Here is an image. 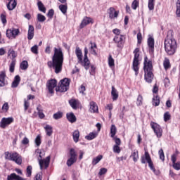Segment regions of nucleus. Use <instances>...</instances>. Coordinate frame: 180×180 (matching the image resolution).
<instances>
[{"label": "nucleus", "instance_id": "nucleus-53", "mask_svg": "<svg viewBox=\"0 0 180 180\" xmlns=\"http://www.w3.org/2000/svg\"><path fill=\"white\" fill-rule=\"evenodd\" d=\"M4 155H5V159L6 160H8L9 161H11V160H12V153H11L9 152H5Z\"/></svg>", "mask_w": 180, "mask_h": 180}, {"label": "nucleus", "instance_id": "nucleus-35", "mask_svg": "<svg viewBox=\"0 0 180 180\" xmlns=\"http://www.w3.org/2000/svg\"><path fill=\"white\" fill-rule=\"evenodd\" d=\"M38 9L40 11V12H43V13H46V7H44V5L41 1H38Z\"/></svg>", "mask_w": 180, "mask_h": 180}, {"label": "nucleus", "instance_id": "nucleus-37", "mask_svg": "<svg viewBox=\"0 0 180 180\" xmlns=\"http://www.w3.org/2000/svg\"><path fill=\"white\" fill-rule=\"evenodd\" d=\"M15 65H16V60H13L9 65V71L10 72H15Z\"/></svg>", "mask_w": 180, "mask_h": 180}, {"label": "nucleus", "instance_id": "nucleus-10", "mask_svg": "<svg viewBox=\"0 0 180 180\" xmlns=\"http://www.w3.org/2000/svg\"><path fill=\"white\" fill-rule=\"evenodd\" d=\"M13 117H4L0 122V127L1 129H6V126H9L11 123H13Z\"/></svg>", "mask_w": 180, "mask_h": 180}, {"label": "nucleus", "instance_id": "nucleus-27", "mask_svg": "<svg viewBox=\"0 0 180 180\" xmlns=\"http://www.w3.org/2000/svg\"><path fill=\"white\" fill-rule=\"evenodd\" d=\"M8 56L11 58L12 61H13V60H15V58L18 57V53H16V52L13 49H10L8 52Z\"/></svg>", "mask_w": 180, "mask_h": 180}, {"label": "nucleus", "instance_id": "nucleus-45", "mask_svg": "<svg viewBox=\"0 0 180 180\" xmlns=\"http://www.w3.org/2000/svg\"><path fill=\"white\" fill-rule=\"evenodd\" d=\"M34 143H35L37 147H40V144H41V136H40V135H38L36 137Z\"/></svg>", "mask_w": 180, "mask_h": 180}, {"label": "nucleus", "instance_id": "nucleus-48", "mask_svg": "<svg viewBox=\"0 0 180 180\" xmlns=\"http://www.w3.org/2000/svg\"><path fill=\"white\" fill-rule=\"evenodd\" d=\"M59 9L62 12V13H63L64 15H65V13H67V9H68L67 6L63 5V4L60 5Z\"/></svg>", "mask_w": 180, "mask_h": 180}, {"label": "nucleus", "instance_id": "nucleus-54", "mask_svg": "<svg viewBox=\"0 0 180 180\" xmlns=\"http://www.w3.org/2000/svg\"><path fill=\"white\" fill-rule=\"evenodd\" d=\"M159 155L160 160H162V161L165 160V155H164V150L162 149H160L159 150Z\"/></svg>", "mask_w": 180, "mask_h": 180}, {"label": "nucleus", "instance_id": "nucleus-32", "mask_svg": "<svg viewBox=\"0 0 180 180\" xmlns=\"http://www.w3.org/2000/svg\"><path fill=\"white\" fill-rule=\"evenodd\" d=\"M147 155L148 157H150V154L148 152L145 151L144 155L141 156V161L142 164H146V162H148V159L147 158Z\"/></svg>", "mask_w": 180, "mask_h": 180}, {"label": "nucleus", "instance_id": "nucleus-22", "mask_svg": "<svg viewBox=\"0 0 180 180\" xmlns=\"http://www.w3.org/2000/svg\"><path fill=\"white\" fill-rule=\"evenodd\" d=\"M89 110L91 113H96L98 112V105H96V103L94 101L90 102Z\"/></svg>", "mask_w": 180, "mask_h": 180}, {"label": "nucleus", "instance_id": "nucleus-44", "mask_svg": "<svg viewBox=\"0 0 180 180\" xmlns=\"http://www.w3.org/2000/svg\"><path fill=\"white\" fill-rule=\"evenodd\" d=\"M114 41H115L116 43H122V41H123V36L122 35H116L114 37Z\"/></svg>", "mask_w": 180, "mask_h": 180}, {"label": "nucleus", "instance_id": "nucleus-7", "mask_svg": "<svg viewBox=\"0 0 180 180\" xmlns=\"http://www.w3.org/2000/svg\"><path fill=\"white\" fill-rule=\"evenodd\" d=\"M70 88V79L65 78L60 80L59 85L56 87V92H67Z\"/></svg>", "mask_w": 180, "mask_h": 180}, {"label": "nucleus", "instance_id": "nucleus-62", "mask_svg": "<svg viewBox=\"0 0 180 180\" xmlns=\"http://www.w3.org/2000/svg\"><path fill=\"white\" fill-rule=\"evenodd\" d=\"M47 16L51 19L53 16H54V10L53 9L49 10L47 13Z\"/></svg>", "mask_w": 180, "mask_h": 180}, {"label": "nucleus", "instance_id": "nucleus-40", "mask_svg": "<svg viewBox=\"0 0 180 180\" xmlns=\"http://www.w3.org/2000/svg\"><path fill=\"white\" fill-rule=\"evenodd\" d=\"M69 103L70 106L72 108V109H77V106L78 105V101L72 99L69 101Z\"/></svg>", "mask_w": 180, "mask_h": 180}, {"label": "nucleus", "instance_id": "nucleus-43", "mask_svg": "<svg viewBox=\"0 0 180 180\" xmlns=\"http://www.w3.org/2000/svg\"><path fill=\"white\" fill-rule=\"evenodd\" d=\"M20 67L21 70H27V67H29V63H27V61L24 60L20 63Z\"/></svg>", "mask_w": 180, "mask_h": 180}, {"label": "nucleus", "instance_id": "nucleus-21", "mask_svg": "<svg viewBox=\"0 0 180 180\" xmlns=\"http://www.w3.org/2000/svg\"><path fill=\"white\" fill-rule=\"evenodd\" d=\"M131 158H132L133 161L134 162H137V161H139V150H137L136 149L134 150L131 153Z\"/></svg>", "mask_w": 180, "mask_h": 180}, {"label": "nucleus", "instance_id": "nucleus-17", "mask_svg": "<svg viewBox=\"0 0 180 180\" xmlns=\"http://www.w3.org/2000/svg\"><path fill=\"white\" fill-rule=\"evenodd\" d=\"M34 37V27L33 25H29L27 39L28 40H32Z\"/></svg>", "mask_w": 180, "mask_h": 180}, {"label": "nucleus", "instance_id": "nucleus-64", "mask_svg": "<svg viewBox=\"0 0 180 180\" xmlns=\"http://www.w3.org/2000/svg\"><path fill=\"white\" fill-rule=\"evenodd\" d=\"M143 39L141 36V32H139L137 34V40H138V44H140L141 43V39Z\"/></svg>", "mask_w": 180, "mask_h": 180}, {"label": "nucleus", "instance_id": "nucleus-38", "mask_svg": "<svg viewBox=\"0 0 180 180\" xmlns=\"http://www.w3.org/2000/svg\"><path fill=\"white\" fill-rule=\"evenodd\" d=\"M97 136L98 134H96V133L91 132L89 135L85 136V139L86 140H94V139H95Z\"/></svg>", "mask_w": 180, "mask_h": 180}, {"label": "nucleus", "instance_id": "nucleus-2", "mask_svg": "<svg viewBox=\"0 0 180 180\" xmlns=\"http://www.w3.org/2000/svg\"><path fill=\"white\" fill-rule=\"evenodd\" d=\"M75 54L77 57V63L84 67L85 70H89V64H91V62L89 61V59H88V48H84V58L83 60L82 51L78 46L76 47Z\"/></svg>", "mask_w": 180, "mask_h": 180}, {"label": "nucleus", "instance_id": "nucleus-19", "mask_svg": "<svg viewBox=\"0 0 180 180\" xmlns=\"http://www.w3.org/2000/svg\"><path fill=\"white\" fill-rule=\"evenodd\" d=\"M7 180H26V179L17 175L15 173H13L7 176Z\"/></svg>", "mask_w": 180, "mask_h": 180}, {"label": "nucleus", "instance_id": "nucleus-9", "mask_svg": "<svg viewBox=\"0 0 180 180\" xmlns=\"http://www.w3.org/2000/svg\"><path fill=\"white\" fill-rule=\"evenodd\" d=\"M70 158L67 161L68 167H71L74 163L77 162V153L74 148H71L70 150Z\"/></svg>", "mask_w": 180, "mask_h": 180}, {"label": "nucleus", "instance_id": "nucleus-1", "mask_svg": "<svg viewBox=\"0 0 180 180\" xmlns=\"http://www.w3.org/2000/svg\"><path fill=\"white\" fill-rule=\"evenodd\" d=\"M64 63V53L61 48H54V53L52 56V61L48 62V67L53 68L56 74H60L63 70V63Z\"/></svg>", "mask_w": 180, "mask_h": 180}, {"label": "nucleus", "instance_id": "nucleus-6", "mask_svg": "<svg viewBox=\"0 0 180 180\" xmlns=\"http://www.w3.org/2000/svg\"><path fill=\"white\" fill-rule=\"evenodd\" d=\"M36 154H39L38 161L40 167V169H43V167L45 168H49V165L50 164V156H47L45 159L42 160L41 157V151L39 149L36 150Z\"/></svg>", "mask_w": 180, "mask_h": 180}, {"label": "nucleus", "instance_id": "nucleus-5", "mask_svg": "<svg viewBox=\"0 0 180 180\" xmlns=\"http://www.w3.org/2000/svg\"><path fill=\"white\" fill-rule=\"evenodd\" d=\"M134 60L132 63V68L135 71V75L139 74V65H140V61H141V58H140V49L136 48L134 51Z\"/></svg>", "mask_w": 180, "mask_h": 180}, {"label": "nucleus", "instance_id": "nucleus-26", "mask_svg": "<svg viewBox=\"0 0 180 180\" xmlns=\"http://www.w3.org/2000/svg\"><path fill=\"white\" fill-rule=\"evenodd\" d=\"M72 137L75 143H78L79 141V131L75 130L72 132Z\"/></svg>", "mask_w": 180, "mask_h": 180}, {"label": "nucleus", "instance_id": "nucleus-56", "mask_svg": "<svg viewBox=\"0 0 180 180\" xmlns=\"http://www.w3.org/2000/svg\"><path fill=\"white\" fill-rule=\"evenodd\" d=\"M171 119V115H169V112H167L164 114V120L165 122H168Z\"/></svg>", "mask_w": 180, "mask_h": 180}, {"label": "nucleus", "instance_id": "nucleus-8", "mask_svg": "<svg viewBox=\"0 0 180 180\" xmlns=\"http://www.w3.org/2000/svg\"><path fill=\"white\" fill-rule=\"evenodd\" d=\"M150 127L153 129L154 133L156 134L157 137L160 139L162 136V128H161V126L160 124L151 122H150Z\"/></svg>", "mask_w": 180, "mask_h": 180}, {"label": "nucleus", "instance_id": "nucleus-59", "mask_svg": "<svg viewBox=\"0 0 180 180\" xmlns=\"http://www.w3.org/2000/svg\"><path fill=\"white\" fill-rule=\"evenodd\" d=\"M37 110H38V115L40 119H44V113H43V111H41L39 107L37 108Z\"/></svg>", "mask_w": 180, "mask_h": 180}, {"label": "nucleus", "instance_id": "nucleus-55", "mask_svg": "<svg viewBox=\"0 0 180 180\" xmlns=\"http://www.w3.org/2000/svg\"><path fill=\"white\" fill-rule=\"evenodd\" d=\"M136 105H138V106L143 105V96H141V95L138 96Z\"/></svg>", "mask_w": 180, "mask_h": 180}, {"label": "nucleus", "instance_id": "nucleus-46", "mask_svg": "<svg viewBox=\"0 0 180 180\" xmlns=\"http://www.w3.org/2000/svg\"><path fill=\"white\" fill-rule=\"evenodd\" d=\"M37 19L38 22H43L46 20V16H44L40 13H38L37 15Z\"/></svg>", "mask_w": 180, "mask_h": 180}, {"label": "nucleus", "instance_id": "nucleus-14", "mask_svg": "<svg viewBox=\"0 0 180 180\" xmlns=\"http://www.w3.org/2000/svg\"><path fill=\"white\" fill-rule=\"evenodd\" d=\"M89 23H94V20L90 17H84L79 25L80 29H84Z\"/></svg>", "mask_w": 180, "mask_h": 180}, {"label": "nucleus", "instance_id": "nucleus-39", "mask_svg": "<svg viewBox=\"0 0 180 180\" xmlns=\"http://www.w3.org/2000/svg\"><path fill=\"white\" fill-rule=\"evenodd\" d=\"M61 117H63V112L61 111H58L53 115V118L55 119V120H58V119H61Z\"/></svg>", "mask_w": 180, "mask_h": 180}, {"label": "nucleus", "instance_id": "nucleus-30", "mask_svg": "<svg viewBox=\"0 0 180 180\" xmlns=\"http://www.w3.org/2000/svg\"><path fill=\"white\" fill-rule=\"evenodd\" d=\"M146 158H148V164L149 167L153 172H155V168H154V165L153 164V161L151 160V157H148V155L146 153Z\"/></svg>", "mask_w": 180, "mask_h": 180}, {"label": "nucleus", "instance_id": "nucleus-36", "mask_svg": "<svg viewBox=\"0 0 180 180\" xmlns=\"http://www.w3.org/2000/svg\"><path fill=\"white\" fill-rule=\"evenodd\" d=\"M152 103L153 106H158L160 105V97H158V96H154L153 98Z\"/></svg>", "mask_w": 180, "mask_h": 180}, {"label": "nucleus", "instance_id": "nucleus-33", "mask_svg": "<svg viewBox=\"0 0 180 180\" xmlns=\"http://www.w3.org/2000/svg\"><path fill=\"white\" fill-rule=\"evenodd\" d=\"M163 65L165 70H168L169 68H171V63H169V59L165 58L164 61H163Z\"/></svg>", "mask_w": 180, "mask_h": 180}, {"label": "nucleus", "instance_id": "nucleus-60", "mask_svg": "<svg viewBox=\"0 0 180 180\" xmlns=\"http://www.w3.org/2000/svg\"><path fill=\"white\" fill-rule=\"evenodd\" d=\"M1 20L3 23V25H6V15L5 14H1Z\"/></svg>", "mask_w": 180, "mask_h": 180}, {"label": "nucleus", "instance_id": "nucleus-63", "mask_svg": "<svg viewBox=\"0 0 180 180\" xmlns=\"http://www.w3.org/2000/svg\"><path fill=\"white\" fill-rule=\"evenodd\" d=\"M27 176H30L32 175V166H28L27 167Z\"/></svg>", "mask_w": 180, "mask_h": 180}, {"label": "nucleus", "instance_id": "nucleus-11", "mask_svg": "<svg viewBox=\"0 0 180 180\" xmlns=\"http://www.w3.org/2000/svg\"><path fill=\"white\" fill-rule=\"evenodd\" d=\"M19 29L11 28L6 30V37L8 39H15L19 34Z\"/></svg>", "mask_w": 180, "mask_h": 180}, {"label": "nucleus", "instance_id": "nucleus-4", "mask_svg": "<svg viewBox=\"0 0 180 180\" xmlns=\"http://www.w3.org/2000/svg\"><path fill=\"white\" fill-rule=\"evenodd\" d=\"M178 46L176 41L174 38H167L165 40V49L169 56H173L176 51Z\"/></svg>", "mask_w": 180, "mask_h": 180}, {"label": "nucleus", "instance_id": "nucleus-50", "mask_svg": "<svg viewBox=\"0 0 180 180\" xmlns=\"http://www.w3.org/2000/svg\"><path fill=\"white\" fill-rule=\"evenodd\" d=\"M112 150L116 154H120V152L122 151L120 147L117 145H114Z\"/></svg>", "mask_w": 180, "mask_h": 180}, {"label": "nucleus", "instance_id": "nucleus-3", "mask_svg": "<svg viewBox=\"0 0 180 180\" xmlns=\"http://www.w3.org/2000/svg\"><path fill=\"white\" fill-rule=\"evenodd\" d=\"M143 70L145 72V80L148 84L153 82L154 75H153V63L148 60V58L145 57L143 62Z\"/></svg>", "mask_w": 180, "mask_h": 180}, {"label": "nucleus", "instance_id": "nucleus-24", "mask_svg": "<svg viewBox=\"0 0 180 180\" xmlns=\"http://www.w3.org/2000/svg\"><path fill=\"white\" fill-rule=\"evenodd\" d=\"M20 82V77L19 75H16L14 78V80L11 84L12 88H18Z\"/></svg>", "mask_w": 180, "mask_h": 180}, {"label": "nucleus", "instance_id": "nucleus-49", "mask_svg": "<svg viewBox=\"0 0 180 180\" xmlns=\"http://www.w3.org/2000/svg\"><path fill=\"white\" fill-rule=\"evenodd\" d=\"M108 65L109 67H113L115 65V60L112 58V55L108 57Z\"/></svg>", "mask_w": 180, "mask_h": 180}, {"label": "nucleus", "instance_id": "nucleus-25", "mask_svg": "<svg viewBox=\"0 0 180 180\" xmlns=\"http://www.w3.org/2000/svg\"><path fill=\"white\" fill-rule=\"evenodd\" d=\"M91 46H90V53L91 54H93V56H96L98 53H96V44L94 42L91 41L90 42Z\"/></svg>", "mask_w": 180, "mask_h": 180}, {"label": "nucleus", "instance_id": "nucleus-61", "mask_svg": "<svg viewBox=\"0 0 180 180\" xmlns=\"http://www.w3.org/2000/svg\"><path fill=\"white\" fill-rule=\"evenodd\" d=\"M29 106H30V103L26 100H24V110H27V109H29Z\"/></svg>", "mask_w": 180, "mask_h": 180}, {"label": "nucleus", "instance_id": "nucleus-16", "mask_svg": "<svg viewBox=\"0 0 180 180\" xmlns=\"http://www.w3.org/2000/svg\"><path fill=\"white\" fill-rule=\"evenodd\" d=\"M6 78V72L5 71L0 72V87L8 85V82L5 80Z\"/></svg>", "mask_w": 180, "mask_h": 180}, {"label": "nucleus", "instance_id": "nucleus-28", "mask_svg": "<svg viewBox=\"0 0 180 180\" xmlns=\"http://www.w3.org/2000/svg\"><path fill=\"white\" fill-rule=\"evenodd\" d=\"M17 4H18L16 3V1H13L12 2L9 1L7 4V8L8 9V11H13V9L16 8Z\"/></svg>", "mask_w": 180, "mask_h": 180}, {"label": "nucleus", "instance_id": "nucleus-29", "mask_svg": "<svg viewBox=\"0 0 180 180\" xmlns=\"http://www.w3.org/2000/svg\"><path fill=\"white\" fill-rule=\"evenodd\" d=\"M111 95L112 96L113 101H117V98H119L117 90H116V89L113 86H112Z\"/></svg>", "mask_w": 180, "mask_h": 180}, {"label": "nucleus", "instance_id": "nucleus-13", "mask_svg": "<svg viewBox=\"0 0 180 180\" xmlns=\"http://www.w3.org/2000/svg\"><path fill=\"white\" fill-rule=\"evenodd\" d=\"M11 161H14L15 164L20 165L22 164V156L16 152L12 153Z\"/></svg>", "mask_w": 180, "mask_h": 180}, {"label": "nucleus", "instance_id": "nucleus-18", "mask_svg": "<svg viewBox=\"0 0 180 180\" xmlns=\"http://www.w3.org/2000/svg\"><path fill=\"white\" fill-rule=\"evenodd\" d=\"M66 117L70 123H75V122H77V117H75V115H74L73 112H68L66 114Z\"/></svg>", "mask_w": 180, "mask_h": 180}, {"label": "nucleus", "instance_id": "nucleus-20", "mask_svg": "<svg viewBox=\"0 0 180 180\" xmlns=\"http://www.w3.org/2000/svg\"><path fill=\"white\" fill-rule=\"evenodd\" d=\"M148 46L150 53H154V38L149 37L148 39Z\"/></svg>", "mask_w": 180, "mask_h": 180}, {"label": "nucleus", "instance_id": "nucleus-23", "mask_svg": "<svg viewBox=\"0 0 180 180\" xmlns=\"http://www.w3.org/2000/svg\"><path fill=\"white\" fill-rule=\"evenodd\" d=\"M44 129L46 133V136H49V137H50L53 134V127H51V125L46 124L44 127Z\"/></svg>", "mask_w": 180, "mask_h": 180}, {"label": "nucleus", "instance_id": "nucleus-34", "mask_svg": "<svg viewBox=\"0 0 180 180\" xmlns=\"http://www.w3.org/2000/svg\"><path fill=\"white\" fill-rule=\"evenodd\" d=\"M117 131V129L116 128V126L115 124H112L110 127V134L112 138L116 136Z\"/></svg>", "mask_w": 180, "mask_h": 180}, {"label": "nucleus", "instance_id": "nucleus-57", "mask_svg": "<svg viewBox=\"0 0 180 180\" xmlns=\"http://www.w3.org/2000/svg\"><path fill=\"white\" fill-rule=\"evenodd\" d=\"M173 168L176 171H179L180 169V162L173 163Z\"/></svg>", "mask_w": 180, "mask_h": 180}, {"label": "nucleus", "instance_id": "nucleus-52", "mask_svg": "<svg viewBox=\"0 0 180 180\" xmlns=\"http://www.w3.org/2000/svg\"><path fill=\"white\" fill-rule=\"evenodd\" d=\"M106 172H108V169L103 167V168L100 169L98 175H99V176H102V175H105V174H106Z\"/></svg>", "mask_w": 180, "mask_h": 180}, {"label": "nucleus", "instance_id": "nucleus-41", "mask_svg": "<svg viewBox=\"0 0 180 180\" xmlns=\"http://www.w3.org/2000/svg\"><path fill=\"white\" fill-rule=\"evenodd\" d=\"M176 15L178 16V18H180V0H177L176 3Z\"/></svg>", "mask_w": 180, "mask_h": 180}, {"label": "nucleus", "instance_id": "nucleus-31", "mask_svg": "<svg viewBox=\"0 0 180 180\" xmlns=\"http://www.w3.org/2000/svg\"><path fill=\"white\" fill-rule=\"evenodd\" d=\"M103 158V156L102 155H99L97 157L94 158L92 160V165H96V164H98V162Z\"/></svg>", "mask_w": 180, "mask_h": 180}, {"label": "nucleus", "instance_id": "nucleus-12", "mask_svg": "<svg viewBox=\"0 0 180 180\" xmlns=\"http://www.w3.org/2000/svg\"><path fill=\"white\" fill-rule=\"evenodd\" d=\"M46 86L49 94H54V88L57 86V80L52 79L47 82Z\"/></svg>", "mask_w": 180, "mask_h": 180}, {"label": "nucleus", "instance_id": "nucleus-51", "mask_svg": "<svg viewBox=\"0 0 180 180\" xmlns=\"http://www.w3.org/2000/svg\"><path fill=\"white\" fill-rule=\"evenodd\" d=\"M31 51L33 54H39V46L37 45H34L31 48Z\"/></svg>", "mask_w": 180, "mask_h": 180}, {"label": "nucleus", "instance_id": "nucleus-42", "mask_svg": "<svg viewBox=\"0 0 180 180\" xmlns=\"http://www.w3.org/2000/svg\"><path fill=\"white\" fill-rule=\"evenodd\" d=\"M155 0H148V8L149 11H154V3Z\"/></svg>", "mask_w": 180, "mask_h": 180}, {"label": "nucleus", "instance_id": "nucleus-47", "mask_svg": "<svg viewBox=\"0 0 180 180\" xmlns=\"http://www.w3.org/2000/svg\"><path fill=\"white\" fill-rule=\"evenodd\" d=\"M139 0H134L131 4V8L134 9V11H136L137 8H139Z\"/></svg>", "mask_w": 180, "mask_h": 180}, {"label": "nucleus", "instance_id": "nucleus-58", "mask_svg": "<svg viewBox=\"0 0 180 180\" xmlns=\"http://www.w3.org/2000/svg\"><path fill=\"white\" fill-rule=\"evenodd\" d=\"M112 139L115 143V146H120V144H122V141H120V139L117 137H113Z\"/></svg>", "mask_w": 180, "mask_h": 180}, {"label": "nucleus", "instance_id": "nucleus-15", "mask_svg": "<svg viewBox=\"0 0 180 180\" xmlns=\"http://www.w3.org/2000/svg\"><path fill=\"white\" fill-rule=\"evenodd\" d=\"M108 13L110 19H115V18H117L119 16V11H116L113 7H110L108 10Z\"/></svg>", "mask_w": 180, "mask_h": 180}]
</instances>
